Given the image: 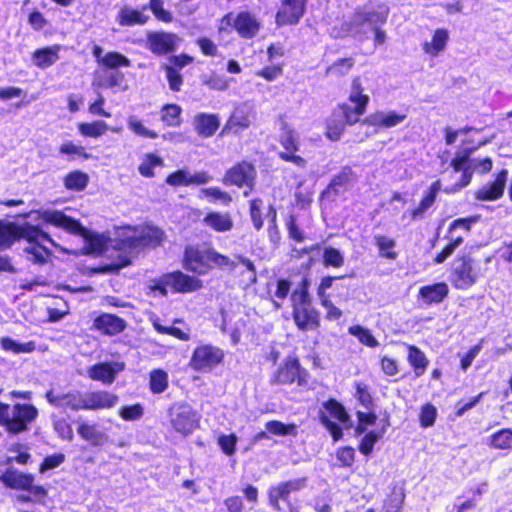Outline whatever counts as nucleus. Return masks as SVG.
<instances>
[{"mask_svg": "<svg viewBox=\"0 0 512 512\" xmlns=\"http://www.w3.org/2000/svg\"><path fill=\"white\" fill-rule=\"evenodd\" d=\"M300 366L295 358H288L277 370L273 382L277 384H291L299 378Z\"/></svg>", "mask_w": 512, "mask_h": 512, "instance_id": "473e14b6", "label": "nucleus"}, {"mask_svg": "<svg viewBox=\"0 0 512 512\" xmlns=\"http://www.w3.org/2000/svg\"><path fill=\"white\" fill-rule=\"evenodd\" d=\"M89 177L86 173L76 170L68 173L64 178V185L69 190L81 191L88 184Z\"/></svg>", "mask_w": 512, "mask_h": 512, "instance_id": "c03bdc74", "label": "nucleus"}, {"mask_svg": "<svg viewBox=\"0 0 512 512\" xmlns=\"http://www.w3.org/2000/svg\"><path fill=\"white\" fill-rule=\"evenodd\" d=\"M349 101L355 106L351 107L348 104L340 106L342 117L345 118L348 125H353L358 122L359 118L366 112V107L369 103V96L364 93L363 81L361 77H355L352 80Z\"/></svg>", "mask_w": 512, "mask_h": 512, "instance_id": "1a4fd4ad", "label": "nucleus"}, {"mask_svg": "<svg viewBox=\"0 0 512 512\" xmlns=\"http://www.w3.org/2000/svg\"><path fill=\"white\" fill-rule=\"evenodd\" d=\"M0 344L5 351H10L14 354L31 353L35 350V343L33 341L18 343L11 338L3 337L0 339Z\"/></svg>", "mask_w": 512, "mask_h": 512, "instance_id": "09e8293b", "label": "nucleus"}, {"mask_svg": "<svg viewBox=\"0 0 512 512\" xmlns=\"http://www.w3.org/2000/svg\"><path fill=\"white\" fill-rule=\"evenodd\" d=\"M280 144L283 151L279 152V157L287 162H291L297 167L304 168L306 160L297 155L299 150V139L297 133L285 122L281 123Z\"/></svg>", "mask_w": 512, "mask_h": 512, "instance_id": "2eb2a0df", "label": "nucleus"}, {"mask_svg": "<svg viewBox=\"0 0 512 512\" xmlns=\"http://www.w3.org/2000/svg\"><path fill=\"white\" fill-rule=\"evenodd\" d=\"M473 149H462L456 152L451 161L454 172H462L460 181L451 187L445 188V192L454 193L466 187L472 179L474 172L487 173L492 169V160L489 157L483 159L471 158Z\"/></svg>", "mask_w": 512, "mask_h": 512, "instance_id": "7ed1b4c3", "label": "nucleus"}, {"mask_svg": "<svg viewBox=\"0 0 512 512\" xmlns=\"http://www.w3.org/2000/svg\"><path fill=\"white\" fill-rule=\"evenodd\" d=\"M256 172L252 164L241 162L229 169L224 176V183L236 186L252 187Z\"/></svg>", "mask_w": 512, "mask_h": 512, "instance_id": "aec40b11", "label": "nucleus"}, {"mask_svg": "<svg viewBox=\"0 0 512 512\" xmlns=\"http://www.w3.org/2000/svg\"><path fill=\"white\" fill-rule=\"evenodd\" d=\"M118 414L125 421H137L143 417L144 407L139 403L130 406H122Z\"/></svg>", "mask_w": 512, "mask_h": 512, "instance_id": "6e6d98bb", "label": "nucleus"}, {"mask_svg": "<svg viewBox=\"0 0 512 512\" xmlns=\"http://www.w3.org/2000/svg\"><path fill=\"white\" fill-rule=\"evenodd\" d=\"M148 288L151 291H158L162 296H166L169 290L185 294L201 289L202 281L181 271H175L149 280Z\"/></svg>", "mask_w": 512, "mask_h": 512, "instance_id": "39448f33", "label": "nucleus"}, {"mask_svg": "<svg viewBox=\"0 0 512 512\" xmlns=\"http://www.w3.org/2000/svg\"><path fill=\"white\" fill-rule=\"evenodd\" d=\"M149 385L154 394L164 392L168 387V374L161 369L151 371Z\"/></svg>", "mask_w": 512, "mask_h": 512, "instance_id": "3c124183", "label": "nucleus"}, {"mask_svg": "<svg viewBox=\"0 0 512 512\" xmlns=\"http://www.w3.org/2000/svg\"><path fill=\"white\" fill-rule=\"evenodd\" d=\"M94 327L107 335H116L121 333L125 327V321L113 314L104 313L94 320Z\"/></svg>", "mask_w": 512, "mask_h": 512, "instance_id": "c756f323", "label": "nucleus"}, {"mask_svg": "<svg viewBox=\"0 0 512 512\" xmlns=\"http://www.w3.org/2000/svg\"><path fill=\"white\" fill-rule=\"evenodd\" d=\"M212 264L218 267H227L231 270L235 269L237 265L234 260L211 248L188 246L185 249L184 266L186 269L198 274H204L211 268Z\"/></svg>", "mask_w": 512, "mask_h": 512, "instance_id": "20e7f679", "label": "nucleus"}, {"mask_svg": "<svg viewBox=\"0 0 512 512\" xmlns=\"http://www.w3.org/2000/svg\"><path fill=\"white\" fill-rule=\"evenodd\" d=\"M261 27L257 18L249 12H240L234 19V28L242 38L252 39Z\"/></svg>", "mask_w": 512, "mask_h": 512, "instance_id": "bb28decb", "label": "nucleus"}, {"mask_svg": "<svg viewBox=\"0 0 512 512\" xmlns=\"http://www.w3.org/2000/svg\"><path fill=\"white\" fill-rule=\"evenodd\" d=\"M77 432L83 440L93 446H103L109 441L108 434L97 424L83 422L78 426Z\"/></svg>", "mask_w": 512, "mask_h": 512, "instance_id": "c85d7f7f", "label": "nucleus"}, {"mask_svg": "<svg viewBox=\"0 0 512 512\" xmlns=\"http://www.w3.org/2000/svg\"><path fill=\"white\" fill-rule=\"evenodd\" d=\"M407 115L404 113H398L396 111H377L370 114L366 119L365 123L370 126L378 128H393L405 121Z\"/></svg>", "mask_w": 512, "mask_h": 512, "instance_id": "393cba45", "label": "nucleus"}, {"mask_svg": "<svg viewBox=\"0 0 512 512\" xmlns=\"http://www.w3.org/2000/svg\"><path fill=\"white\" fill-rule=\"evenodd\" d=\"M291 301L297 327L303 331L316 329L319 326V314L311 304L307 281H303L301 286L293 291Z\"/></svg>", "mask_w": 512, "mask_h": 512, "instance_id": "423d86ee", "label": "nucleus"}, {"mask_svg": "<svg viewBox=\"0 0 512 512\" xmlns=\"http://www.w3.org/2000/svg\"><path fill=\"white\" fill-rule=\"evenodd\" d=\"M38 218L55 227L61 228L70 234L81 236L87 243V253L99 254L104 248V238L84 228L77 220L66 216L57 210H42Z\"/></svg>", "mask_w": 512, "mask_h": 512, "instance_id": "f03ea898", "label": "nucleus"}, {"mask_svg": "<svg viewBox=\"0 0 512 512\" xmlns=\"http://www.w3.org/2000/svg\"><path fill=\"white\" fill-rule=\"evenodd\" d=\"M0 481L8 488L25 490L31 487L34 477L15 469H8L0 475Z\"/></svg>", "mask_w": 512, "mask_h": 512, "instance_id": "cd10ccee", "label": "nucleus"}, {"mask_svg": "<svg viewBox=\"0 0 512 512\" xmlns=\"http://www.w3.org/2000/svg\"><path fill=\"white\" fill-rule=\"evenodd\" d=\"M118 402V395L106 390L85 392V410L112 409Z\"/></svg>", "mask_w": 512, "mask_h": 512, "instance_id": "5701e85b", "label": "nucleus"}, {"mask_svg": "<svg viewBox=\"0 0 512 512\" xmlns=\"http://www.w3.org/2000/svg\"><path fill=\"white\" fill-rule=\"evenodd\" d=\"M343 119H345L343 117ZM348 124L346 120H331L327 124L326 136L332 140L337 141L340 139L344 132L345 125Z\"/></svg>", "mask_w": 512, "mask_h": 512, "instance_id": "0e129e2a", "label": "nucleus"}, {"mask_svg": "<svg viewBox=\"0 0 512 512\" xmlns=\"http://www.w3.org/2000/svg\"><path fill=\"white\" fill-rule=\"evenodd\" d=\"M43 238L44 236L34 230L32 225L25 223L17 225L12 222L0 221V250H5L12 246V244L19 240H33Z\"/></svg>", "mask_w": 512, "mask_h": 512, "instance_id": "9b49d317", "label": "nucleus"}, {"mask_svg": "<svg viewBox=\"0 0 512 512\" xmlns=\"http://www.w3.org/2000/svg\"><path fill=\"white\" fill-rule=\"evenodd\" d=\"M124 369L123 362H102L90 367L87 373L90 379L110 385Z\"/></svg>", "mask_w": 512, "mask_h": 512, "instance_id": "412c9836", "label": "nucleus"}, {"mask_svg": "<svg viewBox=\"0 0 512 512\" xmlns=\"http://www.w3.org/2000/svg\"><path fill=\"white\" fill-rule=\"evenodd\" d=\"M166 183L173 187L190 186V172L187 169L177 170L167 176Z\"/></svg>", "mask_w": 512, "mask_h": 512, "instance_id": "bf43d9fd", "label": "nucleus"}, {"mask_svg": "<svg viewBox=\"0 0 512 512\" xmlns=\"http://www.w3.org/2000/svg\"><path fill=\"white\" fill-rule=\"evenodd\" d=\"M323 262L326 266L338 268L344 264V257L338 249L327 247L323 253Z\"/></svg>", "mask_w": 512, "mask_h": 512, "instance_id": "052dcab7", "label": "nucleus"}, {"mask_svg": "<svg viewBox=\"0 0 512 512\" xmlns=\"http://www.w3.org/2000/svg\"><path fill=\"white\" fill-rule=\"evenodd\" d=\"M92 85L98 88L126 91L128 89L125 76L118 70L99 68L94 72Z\"/></svg>", "mask_w": 512, "mask_h": 512, "instance_id": "dca6fc26", "label": "nucleus"}, {"mask_svg": "<svg viewBox=\"0 0 512 512\" xmlns=\"http://www.w3.org/2000/svg\"><path fill=\"white\" fill-rule=\"evenodd\" d=\"M326 413H322L320 416L321 423L330 432L334 441H338L342 438V428L337 426L334 420L339 421L343 427H349V415L345 411L344 407L336 400H329L324 404Z\"/></svg>", "mask_w": 512, "mask_h": 512, "instance_id": "f8f14e48", "label": "nucleus"}, {"mask_svg": "<svg viewBox=\"0 0 512 512\" xmlns=\"http://www.w3.org/2000/svg\"><path fill=\"white\" fill-rule=\"evenodd\" d=\"M478 221V217H469V218H459L454 220L449 227V243L443 248V250L438 253L434 262L437 264L443 263L449 256H451L454 251L463 243V236L457 234V230L461 229L468 233L472 224Z\"/></svg>", "mask_w": 512, "mask_h": 512, "instance_id": "4468645a", "label": "nucleus"}, {"mask_svg": "<svg viewBox=\"0 0 512 512\" xmlns=\"http://www.w3.org/2000/svg\"><path fill=\"white\" fill-rule=\"evenodd\" d=\"M448 41V32L444 29H437L431 42H425L423 50L431 56H437L444 50Z\"/></svg>", "mask_w": 512, "mask_h": 512, "instance_id": "4c0bfd02", "label": "nucleus"}, {"mask_svg": "<svg viewBox=\"0 0 512 512\" xmlns=\"http://www.w3.org/2000/svg\"><path fill=\"white\" fill-rule=\"evenodd\" d=\"M127 127L136 136L147 139H156L158 134L145 126L144 122L137 115L127 117Z\"/></svg>", "mask_w": 512, "mask_h": 512, "instance_id": "ea45409f", "label": "nucleus"}, {"mask_svg": "<svg viewBox=\"0 0 512 512\" xmlns=\"http://www.w3.org/2000/svg\"><path fill=\"white\" fill-rule=\"evenodd\" d=\"M199 414L187 404L174 405L170 409V422L174 430L184 436L198 428Z\"/></svg>", "mask_w": 512, "mask_h": 512, "instance_id": "9d476101", "label": "nucleus"}, {"mask_svg": "<svg viewBox=\"0 0 512 512\" xmlns=\"http://www.w3.org/2000/svg\"><path fill=\"white\" fill-rule=\"evenodd\" d=\"M46 399L55 407L73 411L85 410V393L79 391L57 393L54 390H49L46 393Z\"/></svg>", "mask_w": 512, "mask_h": 512, "instance_id": "a211bd4d", "label": "nucleus"}, {"mask_svg": "<svg viewBox=\"0 0 512 512\" xmlns=\"http://www.w3.org/2000/svg\"><path fill=\"white\" fill-rule=\"evenodd\" d=\"M482 276L477 260L469 254L458 255L451 264L449 281L455 289L468 290Z\"/></svg>", "mask_w": 512, "mask_h": 512, "instance_id": "0eeeda50", "label": "nucleus"}, {"mask_svg": "<svg viewBox=\"0 0 512 512\" xmlns=\"http://www.w3.org/2000/svg\"><path fill=\"white\" fill-rule=\"evenodd\" d=\"M59 152L63 155L75 156L83 159H89L90 154L85 151V148L80 145H76L72 141H66L59 147Z\"/></svg>", "mask_w": 512, "mask_h": 512, "instance_id": "4d7b16f0", "label": "nucleus"}, {"mask_svg": "<svg viewBox=\"0 0 512 512\" xmlns=\"http://www.w3.org/2000/svg\"><path fill=\"white\" fill-rule=\"evenodd\" d=\"M179 38L172 33L157 32L148 36L149 49L156 54H166L176 49Z\"/></svg>", "mask_w": 512, "mask_h": 512, "instance_id": "a878e982", "label": "nucleus"}, {"mask_svg": "<svg viewBox=\"0 0 512 512\" xmlns=\"http://www.w3.org/2000/svg\"><path fill=\"white\" fill-rule=\"evenodd\" d=\"M266 430L274 435L285 436V435H296L297 427L295 424H284L280 421H268L265 424Z\"/></svg>", "mask_w": 512, "mask_h": 512, "instance_id": "5fc2aeb1", "label": "nucleus"}, {"mask_svg": "<svg viewBox=\"0 0 512 512\" xmlns=\"http://www.w3.org/2000/svg\"><path fill=\"white\" fill-rule=\"evenodd\" d=\"M164 0H150L149 8L155 17L165 23H170L173 20L172 14L164 9Z\"/></svg>", "mask_w": 512, "mask_h": 512, "instance_id": "e2e57ef3", "label": "nucleus"}, {"mask_svg": "<svg viewBox=\"0 0 512 512\" xmlns=\"http://www.w3.org/2000/svg\"><path fill=\"white\" fill-rule=\"evenodd\" d=\"M164 233L153 226L127 227L122 229L117 243V259L105 267V271H116L129 265L140 250L155 247L163 240Z\"/></svg>", "mask_w": 512, "mask_h": 512, "instance_id": "f257e3e1", "label": "nucleus"}, {"mask_svg": "<svg viewBox=\"0 0 512 512\" xmlns=\"http://www.w3.org/2000/svg\"><path fill=\"white\" fill-rule=\"evenodd\" d=\"M107 130L108 124L102 120L78 124V131L84 137L99 138L103 136Z\"/></svg>", "mask_w": 512, "mask_h": 512, "instance_id": "a19ab883", "label": "nucleus"}, {"mask_svg": "<svg viewBox=\"0 0 512 512\" xmlns=\"http://www.w3.org/2000/svg\"><path fill=\"white\" fill-rule=\"evenodd\" d=\"M354 180V173L350 168H344L338 175H336L331 183L330 187L334 191H338L339 188L345 187Z\"/></svg>", "mask_w": 512, "mask_h": 512, "instance_id": "680f3d73", "label": "nucleus"}, {"mask_svg": "<svg viewBox=\"0 0 512 512\" xmlns=\"http://www.w3.org/2000/svg\"><path fill=\"white\" fill-rule=\"evenodd\" d=\"M441 182L437 180L431 184L428 192L424 195L419 205L412 211V218L422 217L424 213L434 204L437 193L441 190Z\"/></svg>", "mask_w": 512, "mask_h": 512, "instance_id": "e433bc0d", "label": "nucleus"}, {"mask_svg": "<svg viewBox=\"0 0 512 512\" xmlns=\"http://www.w3.org/2000/svg\"><path fill=\"white\" fill-rule=\"evenodd\" d=\"M349 333L353 336H355L360 343L374 348L379 345V342L377 339L371 334V332L360 325H354L349 328Z\"/></svg>", "mask_w": 512, "mask_h": 512, "instance_id": "603ef678", "label": "nucleus"}, {"mask_svg": "<svg viewBox=\"0 0 512 512\" xmlns=\"http://www.w3.org/2000/svg\"><path fill=\"white\" fill-rule=\"evenodd\" d=\"M38 411L33 405L16 404L12 410L8 404L0 403V425L13 434L21 433L37 417Z\"/></svg>", "mask_w": 512, "mask_h": 512, "instance_id": "6e6552de", "label": "nucleus"}, {"mask_svg": "<svg viewBox=\"0 0 512 512\" xmlns=\"http://www.w3.org/2000/svg\"><path fill=\"white\" fill-rule=\"evenodd\" d=\"M116 20L121 26L143 25L147 22L148 16L143 11L125 6L117 14Z\"/></svg>", "mask_w": 512, "mask_h": 512, "instance_id": "c9c22d12", "label": "nucleus"}, {"mask_svg": "<svg viewBox=\"0 0 512 512\" xmlns=\"http://www.w3.org/2000/svg\"><path fill=\"white\" fill-rule=\"evenodd\" d=\"M374 241L375 245L379 249V255L381 257L390 260H394L397 258V253L394 251L396 243L393 239L383 235H376L374 237Z\"/></svg>", "mask_w": 512, "mask_h": 512, "instance_id": "de8ad7c7", "label": "nucleus"}, {"mask_svg": "<svg viewBox=\"0 0 512 512\" xmlns=\"http://www.w3.org/2000/svg\"><path fill=\"white\" fill-rule=\"evenodd\" d=\"M262 206L263 201L261 199H254L250 202V217L256 230H260L263 226V220L261 216Z\"/></svg>", "mask_w": 512, "mask_h": 512, "instance_id": "338daca9", "label": "nucleus"}, {"mask_svg": "<svg viewBox=\"0 0 512 512\" xmlns=\"http://www.w3.org/2000/svg\"><path fill=\"white\" fill-rule=\"evenodd\" d=\"M508 177L506 169L501 170L492 183H488L478 189L475 198L482 201H493L499 199L504 191Z\"/></svg>", "mask_w": 512, "mask_h": 512, "instance_id": "b1692460", "label": "nucleus"}, {"mask_svg": "<svg viewBox=\"0 0 512 512\" xmlns=\"http://www.w3.org/2000/svg\"><path fill=\"white\" fill-rule=\"evenodd\" d=\"M217 443L224 454L231 456L235 453L237 436L235 434H222L218 437Z\"/></svg>", "mask_w": 512, "mask_h": 512, "instance_id": "69168bd1", "label": "nucleus"}, {"mask_svg": "<svg viewBox=\"0 0 512 512\" xmlns=\"http://www.w3.org/2000/svg\"><path fill=\"white\" fill-rule=\"evenodd\" d=\"M223 358L224 353L220 348L212 345H201L194 350L189 366L197 372L206 373L221 363Z\"/></svg>", "mask_w": 512, "mask_h": 512, "instance_id": "ddd939ff", "label": "nucleus"}, {"mask_svg": "<svg viewBox=\"0 0 512 512\" xmlns=\"http://www.w3.org/2000/svg\"><path fill=\"white\" fill-rule=\"evenodd\" d=\"M384 433L385 429H382L380 432L372 431L367 433L359 446L360 452L364 455H369L372 452L375 443L384 435Z\"/></svg>", "mask_w": 512, "mask_h": 512, "instance_id": "13d9d810", "label": "nucleus"}, {"mask_svg": "<svg viewBox=\"0 0 512 512\" xmlns=\"http://www.w3.org/2000/svg\"><path fill=\"white\" fill-rule=\"evenodd\" d=\"M194 129L201 137H211L219 128L220 121L217 115L199 113L193 121Z\"/></svg>", "mask_w": 512, "mask_h": 512, "instance_id": "2f4dec72", "label": "nucleus"}, {"mask_svg": "<svg viewBox=\"0 0 512 512\" xmlns=\"http://www.w3.org/2000/svg\"><path fill=\"white\" fill-rule=\"evenodd\" d=\"M164 165L163 159L155 153H147L143 156L142 162L138 167L139 173L147 178L155 175L154 168Z\"/></svg>", "mask_w": 512, "mask_h": 512, "instance_id": "79ce46f5", "label": "nucleus"}, {"mask_svg": "<svg viewBox=\"0 0 512 512\" xmlns=\"http://www.w3.org/2000/svg\"><path fill=\"white\" fill-rule=\"evenodd\" d=\"M449 293V287L444 282L422 286L419 289V298L427 305L442 302Z\"/></svg>", "mask_w": 512, "mask_h": 512, "instance_id": "7c9ffc66", "label": "nucleus"}, {"mask_svg": "<svg viewBox=\"0 0 512 512\" xmlns=\"http://www.w3.org/2000/svg\"><path fill=\"white\" fill-rule=\"evenodd\" d=\"M203 223L216 232H228L233 228V220L229 213L209 212Z\"/></svg>", "mask_w": 512, "mask_h": 512, "instance_id": "f704fd0d", "label": "nucleus"}, {"mask_svg": "<svg viewBox=\"0 0 512 512\" xmlns=\"http://www.w3.org/2000/svg\"><path fill=\"white\" fill-rule=\"evenodd\" d=\"M487 444L497 450L512 449V430L501 429L492 435L487 440Z\"/></svg>", "mask_w": 512, "mask_h": 512, "instance_id": "58836bf2", "label": "nucleus"}, {"mask_svg": "<svg viewBox=\"0 0 512 512\" xmlns=\"http://www.w3.org/2000/svg\"><path fill=\"white\" fill-rule=\"evenodd\" d=\"M182 109L177 104H166L161 109V120L170 127H177L181 124Z\"/></svg>", "mask_w": 512, "mask_h": 512, "instance_id": "a18cd8bd", "label": "nucleus"}, {"mask_svg": "<svg viewBox=\"0 0 512 512\" xmlns=\"http://www.w3.org/2000/svg\"><path fill=\"white\" fill-rule=\"evenodd\" d=\"M437 415L436 408L431 404L422 407L420 413V423L422 427H430L434 424Z\"/></svg>", "mask_w": 512, "mask_h": 512, "instance_id": "774afa93", "label": "nucleus"}, {"mask_svg": "<svg viewBox=\"0 0 512 512\" xmlns=\"http://www.w3.org/2000/svg\"><path fill=\"white\" fill-rule=\"evenodd\" d=\"M199 197L207 199L210 202H221L223 205H228L232 201V197L225 191L218 187L203 188L199 192Z\"/></svg>", "mask_w": 512, "mask_h": 512, "instance_id": "8fccbe9b", "label": "nucleus"}, {"mask_svg": "<svg viewBox=\"0 0 512 512\" xmlns=\"http://www.w3.org/2000/svg\"><path fill=\"white\" fill-rule=\"evenodd\" d=\"M306 485V479H294L286 482L279 483L272 486L268 490L269 504L276 510L280 511V500L286 501L292 492L303 489Z\"/></svg>", "mask_w": 512, "mask_h": 512, "instance_id": "6ab92c4d", "label": "nucleus"}, {"mask_svg": "<svg viewBox=\"0 0 512 512\" xmlns=\"http://www.w3.org/2000/svg\"><path fill=\"white\" fill-rule=\"evenodd\" d=\"M32 228L42 234L44 237L39 239L27 240L29 245L25 248V251L30 255V259L37 263H44L50 255L49 249L46 246L47 243L54 247H58L55 241L44 231L36 226L32 225Z\"/></svg>", "mask_w": 512, "mask_h": 512, "instance_id": "4be33fe9", "label": "nucleus"}, {"mask_svg": "<svg viewBox=\"0 0 512 512\" xmlns=\"http://www.w3.org/2000/svg\"><path fill=\"white\" fill-rule=\"evenodd\" d=\"M354 66V59L353 58H342L330 65L326 69V75L327 76H337L341 77L344 75H347L349 71Z\"/></svg>", "mask_w": 512, "mask_h": 512, "instance_id": "864d4df0", "label": "nucleus"}, {"mask_svg": "<svg viewBox=\"0 0 512 512\" xmlns=\"http://www.w3.org/2000/svg\"><path fill=\"white\" fill-rule=\"evenodd\" d=\"M60 50V45L38 49L32 55L33 63L41 69L48 68L59 60Z\"/></svg>", "mask_w": 512, "mask_h": 512, "instance_id": "72a5a7b5", "label": "nucleus"}, {"mask_svg": "<svg viewBox=\"0 0 512 512\" xmlns=\"http://www.w3.org/2000/svg\"><path fill=\"white\" fill-rule=\"evenodd\" d=\"M101 65L104 69L118 70L120 67H129L131 65L130 60L119 52H108L101 59Z\"/></svg>", "mask_w": 512, "mask_h": 512, "instance_id": "37998d69", "label": "nucleus"}, {"mask_svg": "<svg viewBox=\"0 0 512 512\" xmlns=\"http://www.w3.org/2000/svg\"><path fill=\"white\" fill-rule=\"evenodd\" d=\"M306 0H283L276 14L278 26L296 25L305 13Z\"/></svg>", "mask_w": 512, "mask_h": 512, "instance_id": "f3484780", "label": "nucleus"}, {"mask_svg": "<svg viewBox=\"0 0 512 512\" xmlns=\"http://www.w3.org/2000/svg\"><path fill=\"white\" fill-rule=\"evenodd\" d=\"M409 354L408 361L413 366L415 373L417 376H420L424 373L428 360L425 357L424 353L415 346L409 345Z\"/></svg>", "mask_w": 512, "mask_h": 512, "instance_id": "49530a36", "label": "nucleus"}]
</instances>
